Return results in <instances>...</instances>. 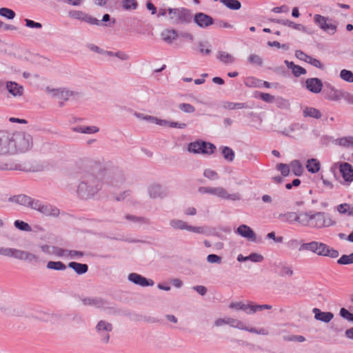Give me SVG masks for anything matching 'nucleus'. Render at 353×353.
<instances>
[{
    "label": "nucleus",
    "mask_w": 353,
    "mask_h": 353,
    "mask_svg": "<svg viewBox=\"0 0 353 353\" xmlns=\"http://www.w3.org/2000/svg\"><path fill=\"white\" fill-rule=\"evenodd\" d=\"M33 146L31 135L16 132L10 134L0 131V156H14L27 152Z\"/></svg>",
    "instance_id": "1"
},
{
    "label": "nucleus",
    "mask_w": 353,
    "mask_h": 353,
    "mask_svg": "<svg viewBox=\"0 0 353 353\" xmlns=\"http://www.w3.org/2000/svg\"><path fill=\"white\" fill-rule=\"evenodd\" d=\"M334 222L323 212H301L299 225L312 228H323L333 225Z\"/></svg>",
    "instance_id": "2"
},
{
    "label": "nucleus",
    "mask_w": 353,
    "mask_h": 353,
    "mask_svg": "<svg viewBox=\"0 0 353 353\" xmlns=\"http://www.w3.org/2000/svg\"><path fill=\"white\" fill-rule=\"evenodd\" d=\"M198 191L201 194H211L227 201H237L241 199V196L239 192L229 193L227 189L222 186L200 187Z\"/></svg>",
    "instance_id": "3"
},
{
    "label": "nucleus",
    "mask_w": 353,
    "mask_h": 353,
    "mask_svg": "<svg viewBox=\"0 0 353 353\" xmlns=\"http://www.w3.org/2000/svg\"><path fill=\"white\" fill-rule=\"evenodd\" d=\"M336 169H339L343 179L341 183L345 186L350 185L353 182L352 165L347 162H336L332 165L331 171L334 172Z\"/></svg>",
    "instance_id": "4"
},
{
    "label": "nucleus",
    "mask_w": 353,
    "mask_h": 353,
    "mask_svg": "<svg viewBox=\"0 0 353 353\" xmlns=\"http://www.w3.org/2000/svg\"><path fill=\"white\" fill-rule=\"evenodd\" d=\"M0 255L23 261H37L35 254L10 248H0Z\"/></svg>",
    "instance_id": "5"
},
{
    "label": "nucleus",
    "mask_w": 353,
    "mask_h": 353,
    "mask_svg": "<svg viewBox=\"0 0 353 353\" xmlns=\"http://www.w3.org/2000/svg\"><path fill=\"white\" fill-rule=\"evenodd\" d=\"M230 308L235 310H242L248 314H252L263 310H270L272 305L268 304L256 305L252 303H244L243 302H232L229 305Z\"/></svg>",
    "instance_id": "6"
},
{
    "label": "nucleus",
    "mask_w": 353,
    "mask_h": 353,
    "mask_svg": "<svg viewBox=\"0 0 353 353\" xmlns=\"http://www.w3.org/2000/svg\"><path fill=\"white\" fill-rule=\"evenodd\" d=\"M332 19L321 14H315L314 21L315 23L324 32L330 35H334L337 31V24L331 23Z\"/></svg>",
    "instance_id": "7"
},
{
    "label": "nucleus",
    "mask_w": 353,
    "mask_h": 353,
    "mask_svg": "<svg viewBox=\"0 0 353 353\" xmlns=\"http://www.w3.org/2000/svg\"><path fill=\"white\" fill-rule=\"evenodd\" d=\"M226 318V325H229L232 327L237 328L242 330H245L250 333H254L260 335H268V331L265 328H261L256 330L255 327H248L243 325V323L238 319L230 317Z\"/></svg>",
    "instance_id": "8"
},
{
    "label": "nucleus",
    "mask_w": 353,
    "mask_h": 353,
    "mask_svg": "<svg viewBox=\"0 0 353 353\" xmlns=\"http://www.w3.org/2000/svg\"><path fill=\"white\" fill-rule=\"evenodd\" d=\"M169 224L174 230H187L196 234H203L205 232L203 227L190 225L185 221L181 219H172Z\"/></svg>",
    "instance_id": "9"
},
{
    "label": "nucleus",
    "mask_w": 353,
    "mask_h": 353,
    "mask_svg": "<svg viewBox=\"0 0 353 353\" xmlns=\"http://www.w3.org/2000/svg\"><path fill=\"white\" fill-rule=\"evenodd\" d=\"M316 250L315 254L318 256H328L332 259H336L339 256V252L328 246L322 242H317Z\"/></svg>",
    "instance_id": "10"
},
{
    "label": "nucleus",
    "mask_w": 353,
    "mask_h": 353,
    "mask_svg": "<svg viewBox=\"0 0 353 353\" xmlns=\"http://www.w3.org/2000/svg\"><path fill=\"white\" fill-rule=\"evenodd\" d=\"M168 11L169 18L176 23L185 21L189 17V12L185 9L169 8Z\"/></svg>",
    "instance_id": "11"
},
{
    "label": "nucleus",
    "mask_w": 353,
    "mask_h": 353,
    "mask_svg": "<svg viewBox=\"0 0 353 353\" xmlns=\"http://www.w3.org/2000/svg\"><path fill=\"white\" fill-rule=\"evenodd\" d=\"M128 279L132 283L141 287L153 286L154 283L152 279H148L137 273H130L128 276Z\"/></svg>",
    "instance_id": "12"
},
{
    "label": "nucleus",
    "mask_w": 353,
    "mask_h": 353,
    "mask_svg": "<svg viewBox=\"0 0 353 353\" xmlns=\"http://www.w3.org/2000/svg\"><path fill=\"white\" fill-rule=\"evenodd\" d=\"M305 87L311 92L320 93L323 88V83L319 78H309L305 81Z\"/></svg>",
    "instance_id": "13"
},
{
    "label": "nucleus",
    "mask_w": 353,
    "mask_h": 353,
    "mask_svg": "<svg viewBox=\"0 0 353 353\" xmlns=\"http://www.w3.org/2000/svg\"><path fill=\"white\" fill-rule=\"evenodd\" d=\"M97 330L101 341L108 343L109 341V324L107 322L101 321L97 325Z\"/></svg>",
    "instance_id": "14"
},
{
    "label": "nucleus",
    "mask_w": 353,
    "mask_h": 353,
    "mask_svg": "<svg viewBox=\"0 0 353 353\" xmlns=\"http://www.w3.org/2000/svg\"><path fill=\"white\" fill-rule=\"evenodd\" d=\"M148 192L152 199H161L165 197L167 194L162 187L157 183L151 184L148 188Z\"/></svg>",
    "instance_id": "15"
},
{
    "label": "nucleus",
    "mask_w": 353,
    "mask_h": 353,
    "mask_svg": "<svg viewBox=\"0 0 353 353\" xmlns=\"http://www.w3.org/2000/svg\"><path fill=\"white\" fill-rule=\"evenodd\" d=\"M236 233L240 236L251 241H256V236L254 232L247 225H241L236 230Z\"/></svg>",
    "instance_id": "16"
},
{
    "label": "nucleus",
    "mask_w": 353,
    "mask_h": 353,
    "mask_svg": "<svg viewBox=\"0 0 353 353\" xmlns=\"http://www.w3.org/2000/svg\"><path fill=\"white\" fill-rule=\"evenodd\" d=\"M194 21L201 28H205L213 23L211 17L201 12L194 16Z\"/></svg>",
    "instance_id": "17"
},
{
    "label": "nucleus",
    "mask_w": 353,
    "mask_h": 353,
    "mask_svg": "<svg viewBox=\"0 0 353 353\" xmlns=\"http://www.w3.org/2000/svg\"><path fill=\"white\" fill-rule=\"evenodd\" d=\"M6 89L14 97H20L23 94V86L14 81H8L6 83Z\"/></svg>",
    "instance_id": "18"
},
{
    "label": "nucleus",
    "mask_w": 353,
    "mask_h": 353,
    "mask_svg": "<svg viewBox=\"0 0 353 353\" xmlns=\"http://www.w3.org/2000/svg\"><path fill=\"white\" fill-rule=\"evenodd\" d=\"M276 218L283 222L293 223L297 222L299 224L300 212L299 214L294 212H288L285 213H280Z\"/></svg>",
    "instance_id": "19"
},
{
    "label": "nucleus",
    "mask_w": 353,
    "mask_h": 353,
    "mask_svg": "<svg viewBox=\"0 0 353 353\" xmlns=\"http://www.w3.org/2000/svg\"><path fill=\"white\" fill-rule=\"evenodd\" d=\"M312 312L316 320L323 323H329L334 318V314L330 312H322L319 308H314Z\"/></svg>",
    "instance_id": "20"
},
{
    "label": "nucleus",
    "mask_w": 353,
    "mask_h": 353,
    "mask_svg": "<svg viewBox=\"0 0 353 353\" xmlns=\"http://www.w3.org/2000/svg\"><path fill=\"white\" fill-rule=\"evenodd\" d=\"M345 97V92L336 89L332 85L327 86L326 98L330 101H339Z\"/></svg>",
    "instance_id": "21"
},
{
    "label": "nucleus",
    "mask_w": 353,
    "mask_h": 353,
    "mask_svg": "<svg viewBox=\"0 0 353 353\" xmlns=\"http://www.w3.org/2000/svg\"><path fill=\"white\" fill-rule=\"evenodd\" d=\"M125 181V176L123 172L119 168H114L112 170V183L114 186L122 184Z\"/></svg>",
    "instance_id": "22"
},
{
    "label": "nucleus",
    "mask_w": 353,
    "mask_h": 353,
    "mask_svg": "<svg viewBox=\"0 0 353 353\" xmlns=\"http://www.w3.org/2000/svg\"><path fill=\"white\" fill-rule=\"evenodd\" d=\"M303 116L304 117L319 119L321 118L322 114L319 110L315 108L305 106L303 108Z\"/></svg>",
    "instance_id": "23"
},
{
    "label": "nucleus",
    "mask_w": 353,
    "mask_h": 353,
    "mask_svg": "<svg viewBox=\"0 0 353 353\" xmlns=\"http://www.w3.org/2000/svg\"><path fill=\"white\" fill-rule=\"evenodd\" d=\"M216 58L224 64H232L235 61L234 57L226 51L217 52Z\"/></svg>",
    "instance_id": "24"
},
{
    "label": "nucleus",
    "mask_w": 353,
    "mask_h": 353,
    "mask_svg": "<svg viewBox=\"0 0 353 353\" xmlns=\"http://www.w3.org/2000/svg\"><path fill=\"white\" fill-rule=\"evenodd\" d=\"M284 63L289 69L292 70V74L295 77H299L302 74H305L307 72L305 68L300 65H295L292 61L285 60Z\"/></svg>",
    "instance_id": "25"
},
{
    "label": "nucleus",
    "mask_w": 353,
    "mask_h": 353,
    "mask_svg": "<svg viewBox=\"0 0 353 353\" xmlns=\"http://www.w3.org/2000/svg\"><path fill=\"white\" fill-rule=\"evenodd\" d=\"M272 21L275 23L288 26L295 30H301L303 32L306 31V28L305 26H302L301 24L295 23L294 22L288 19H274Z\"/></svg>",
    "instance_id": "26"
},
{
    "label": "nucleus",
    "mask_w": 353,
    "mask_h": 353,
    "mask_svg": "<svg viewBox=\"0 0 353 353\" xmlns=\"http://www.w3.org/2000/svg\"><path fill=\"white\" fill-rule=\"evenodd\" d=\"M306 168L309 172L317 173L321 168V163L316 159H310L307 161Z\"/></svg>",
    "instance_id": "27"
},
{
    "label": "nucleus",
    "mask_w": 353,
    "mask_h": 353,
    "mask_svg": "<svg viewBox=\"0 0 353 353\" xmlns=\"http://www.w3.org/2000/svg\"><path fill=\"white\" fill-rule=\"evenodd\" d=\"M178 37V34L174 30H165L161 33V37L163 41L171 43Z\"/></svg>",
    "instance_id": "28"
},
{
    "label": "nucleus",
    "mask_w": 353,
    "mask_h": 353,
    "mask_svg": "<svg viewBox=\"0 0 353 353\" xmlns=\"http://www.w3.org/2000/svg\"><path fill=\"white\" fill-rule=\"evenodd\" d=\"M69 268H72L78 274H82L88 271V265L86 264L79 263L77 262H70L68 264Z\"/></svg>",
    "instance_id": "29"
},
{
    "label": "nucleus",
    "mask_w": 353,
    "mask_h": 353,
    "mask_svg": "<svg viewBox=\"0 0 353 353\" xmlns=\"http://www.w3.org/2000/svg\"><path fill=\"white\" fill-rule=\"evenodd\" d=\"M83 302L86 305H94L97 307H101L107 303V301H105L103 299L99 297L87 298L83 300Z\"/></svg>",
    "instance_id": "30"
},
{
    "label": "nucleus",
    "mask_w": 353,
    "mask_h": 353,
    "mask_svg": "<svg viewBox=\"0 0 353 353\" xmlns=\"http://www.w3.org/2000/svg\"><path fill=\"white\" fill-rule=\"evenodd\" d=\"M121 5L123 10L128 11L135 10L138 8L137 0H121Z\"/></svg>",
    "instance_id": "31"
},
{
    "label": "nucleus",
    "mask_w": 353,
    "mask_h": 353,
    "mask_svg": "<svg viewBox=\"0 0 353 353\" xmlns=\"http://www.w3.org/2000/svg\"><path fill=\"white\" fill-rule=\"evenodd\" d=\"M318 241H311L309 243H303L300 245L299 248V252H303V251H309L314 254H315V252L316 250V245Z\"/></svg>",
    "instance_id": "32"
},
{
    "label": "nucleus",
    "mask_w": 353,
    "mask_h": 353,
    "mask_svg": "<svg viewBox=\"0 0 353 353\" xmlns=\"http://www.w3.org/2000/svg\"><path fill=\"white\" fill-rule=\"evenodd\" d=\"M336 144L344 147L350 148L353 147V137H343L335 140Z\"/></svg>",
    "instance_id": "33"
},
{
    "label": "nucleus",
    "mask_w": 353,
    "mask_h": 353,
    "mask_svg": "<svg viewBox=\"0 0 353 353\" xmlns=\"http://www.w3.org/2000/svg\"><path fill=\"white\" fill-rule=\"evenodd\" d=\"M31 207L46 215H50L51 214L49 207L43 205L39 201H32L31 203Z\"/></svg>",
    "instance_id": "34"
},
{
    "label": "nucleus",
    "mask_w": 353,
    "mask_h": 353,
    "mask_svg": "<svg viewBox=\"0 0 353 353\" xmlns=\"http://www.w3.org/2000/svg\"><path fill=\"white\" fill-rule=\"evenodd\" d=\"M290 167L296 176H300L303 171V167L298 160H294L290 163Z\"/></svg>",
    "instance_id": "35"
},
{
    "label": "nucleus",
    "mask_w": 353,
    "mask_h": 353,
    "mask_svg": "<svg viewBox=\"0 0 353 353\" xmlns=\"http://www.w3.org/2000/svg\"><path fill=\"white\" fill-rule=\"evenodd\" d=\"M78 192L81 196L92 195L94 193L92 188L85 183H81L78 186Z\"/></svg>",
    "instance_id": "36"
},
{
    "label": "nucleus",
    "mask_w": 353,
    "mask_h": 353,
    "mask_svg": "<svg viewBox=\"0 0 353 353\" xmlns=\"http://www.w3.org/2000/svg\"><path fill=\"white\" fill-rule=\"evenodd\" d=\"M220 1L230 10H237L241 7V3L239 0H220Z\"/></svg>",
    "instance_id": "37"
},
{
    "label": "nucleus",
    "mask_w": 353,
    "mask_h": 353,
    "mask_svg": "<svg viewBox=\"0 0 353 353\" xmlns=\"http://www.w3.org/2000/svg\"><path fill=\"white\" fill-rule=\"evenodd\" d=\"M117 59L126 61L129 59V56L123 51L112 52V63H117Z\"/></svg>",
    "instance_id": "38"
},
{
    "label": "nucleus",
    "mask_w": 353,
    "mask_h": 353,
    "mask_svg": "<svg viewBox=\"0 0 353 353\" xmlns=\"http://www.w3.org/2000/svg\"><path fill=\"white\" fill-rule=\"evenodd\" d=\"M223 107L228 110H235L245 108H247V105L244 103H233L227 101L223 103Z\"/></svg>",
    "instance_id": "39"
},
{
    "label": "nucleus",
    "mask_w": 353,
    "mask_h": 353,
    "mask_svg": "<svg viewBox=\"0 0 353 353\" xmlns=\"http://www.w3.org/2000/svg\"><path fill=\"white\" fill-rule=\"evenodd\" d=\"M202 147H203L202 142L196 141L190 143L188 145V150L190 152L192 153H202Z\"/></svg>",
    "instance_id": "40"
},
{
    "label": "nucleus",
    "mask_w": 353,
    "mask_h": 353,
    "mask_svg": "<svg viewBox=\"0 0 353 353\" xmlns=\"http://www.w3.org/2000/svg\"><path fill=\"white\" fill-rule=\"evenodd\" d=\"M340 78L349 83H353V72L350 70L343 69L340 72Z\"/></svg>",
    "instance_id": "41"
},
{
    "label": "nucleus",
    "mask_w": 353,
    "mask_h": 353,
    "mask_svg": "<svg viewBox=\"0 0 353 353\" xmlns=\"http://www.w3.org/2000/svg\"><path fill=\"white\" fill-rule=\"evenodd\" d=\"M338 211L341 214H347L350 216H353V206L347 203H343L338 206Z\"/></svg>",
    "instance_id": "42"
},
{
    "label": "nucleus",
    "mask_w": 353,
    "mask_h": 353,
    "mask_svg": "<svg viewBox=\"0 0 353 353\" xmlns=\"http://www.w3.org/2000/svg\"><path fill=\"white\" fill-rule=\"evenodd\" d=\"M294 274V271L292 268L289 265H286L284 264H281L280 266V273L279 274L281 276H292Z\"/></svg>",
    "instance_id": "43"
},
{
    "label": "nucleus",
    "mask_w": 353,
    "mask_h": 353,
    "mask_svg": "<svg viewBox=\"0 0 353 353\" xmlns=\"http://www.w3.org/2000/svg\"><path fill=\"white\" fill-rule=\"evenodd\" d=\"M47 268L50 270H64L66 266L61 261H49Z\"/></svg>",
    "instance_id": "44"
},
{
    "label": "nucleus",
    "mask_w": 353,
    "mask_h": 353,
    "mask_svg": "<svg viewBox=\"0 0 353 353\" xmlns=\"http://www.w3.org/2000/svg\"><path fill=\"white\" fill-rule=\"evenodd\" d=\"M222 154L224 158L228 161H232L234 159V152L229 147L225 146L222 148Z\"/></svg>",
    "instance_id": "45"
},
{
    "label": "nucleus",
    "mask_w": 353,
    "mask_h": 353,
    "mask_svg": "<svg viewBox=\"0 0 353 353\" xmlns=\"http://www.w3.org/2000/svg\"><path fill=\"white\" fill-rule=\"evenodd\" d=\"M337 263L341 265H349L353 263V253L348 255H342L338 259Z\"/></svg>",
    "instance_id": "46"
},
{
    "label": "nucleus",
    "mask_w": 353,
    "mask_h": 353,
    "mask_svg": "<svg viewBox=\"0 0 353 353\" xmlns=\"http://www.w3.org/2000/svg\"><path fill=\"white\" fill-rule=\"evenodd\" d=\"M144 119L146 121H148L152 123H155L158 125H163V126H168L169 125V121L162 119H159L154 117L146 115V117H144Z\"/></svg>",
    "instance_id": "47"
},
{
    "label": "nucleus",
    "mask_w": 353,
    "mask_h": 353,
    "mask_svg": "<svg viewBox=\"0 0 353 353\" xmlns=\"http://www.w3.org/2000/svg\"><path fill=\"white\" fill-rule=\"evenodd\" d=\"M0 15L8 19H12L15 17V13L11 9L7 8H0Z\"/></svg>",
    "instance_id": "48"
},
{
    "label": "nucleus",
    "mask_w": 353,
    "mask_h": 353,
    "mask_svg": "<svg viewBox=\"0 0 353 353\" xmlns=\"http://www.w3.org/2000/svg\"><path fill=\"white\" fill-rule=\"evenodd\" d=\"M299 127L300 125L297 123H292L283 130V133L287 136H291Z\"/></svg>",
    "instance_id": "49"
},
{
    "label": "nucleus",
    "mask_w": 353,
    "mask_h": 353,
    "mask_svg": "<svg viewBox=\"0 0 353 353\" xmlns=\"http://www.w3.org/2000/svg\"><path fill=\"white\" fill-rule=\"evenodd\" d=\"M278 108L285 110H288L290 108V103L288 99L279 97L276 101Z\"/></svg>",
    "instance_id": "50"
},
{
    "label": "nucleus",
    "mask_w": 353,
    "mask_h": 353,
    "mask_svg": "<svg viewBox=\"0 0 353 353\" xmlns=\"http://www.w3.org/2000/svg\"><path fill=\"white\" fill-rule=\"evenodd\" d=\"M14 226L20 230L26 232L31 231V227L29 225V224L23 221L17 220L14 221Z\"/></svg>",
    "instance_id": "51"
},
{
    "label": "nucleus",
    "mask_w": 353,
    "mask_h": 353,
    "mask_svg": "<svg viewBox=\"0 0 353 353\" xmlns=\"http://www.w3.org/2000/svg\"><path fill=\"white\" fill-rule=\"evenodd\" d=\"M276 169L281 172L283 176H287L290 174V165L285 163H278L276 166Z\"/></svg>",
    "instance_id": "52"
},
{
    "label": "nucleus",
    "mask_w": 353,
    "mask_h": 353,
    "mask_svg": "<svg viewBox=\"0 0 353 353\" xmlns=\"http://www.w3.org/2000/svg\"><path fill=\"white\" fill-rule=\"evenodd\" d=\"M248 61L250 63L256 65H261L263 64V59L255 54H252L248 57Z\"/></svg>",
    "instance_id": "53"
},
{
    "label": "nucleus",
    "mask_w": 353,
    "mask_h": 353,
    "mask_svg": "<svg viewBox=\"0 0 353 353\" xmlns=\"http://www.w3.org/2000/svg\"><path fill=\"white\" fill-rule=\"evenodd\" d=\"M203 147H202V153L203 154H212L214 152V150L215 149V146L210 143L202 142Z\"/></svg>",
    "instance_id": "54"
},
{
    "label": "nucleus",
    "mask_w": 353,
    "mask_h": 353,
    "mask_svg": "<svg viewBox=\"0 0 353 353\" xmlns=\"http://www.w3.org/2000/svg\"><path fill=\"white\" fill-rule=\"evenodd\" d=\"M50 91L53 92L54 96L60 97V98H66L70 95V92L68 90H64L61 88L54 89V90H51Z\"/></svg>",
    "instance_id": "55"
},
{
    "label": "nucleus",
    "mask_w": 353,
    "mask_h": 353,
    "mask_svg": "<svg viewBox=\"0 0 353 353\" xmlns=\"http://www.w3.org/2000/svg\"><path fill=\"white\" fill-rule=\"evenodd\" d=\"M206 260L209 263H212V264H213V263L221 264V261H222L221 256H219L216 254H210L208 255Z\"/></svg>",
    "instance_id": "56"
},
{
    "label": "nucleus",
    "mask_w": 353,
    "mask_h": 353,
    "mask_svg": "<svg viewBox=\"0 0 353 353\" xmlns=\"http://www.w3.org/2000/svg\"><path fill=\"white\" fill-rule=\"evenodd\" d=\"M203 176L210 180H217L219 179L218 174L210 169H206L203 172Z\"/></svg>",
    "instance_id": "57"
},
{
    "label": "nucleus",
    "mask_w": 353,
    "mask_h": 353,
    "mask_svg": "<svg viewBox=\"0 0 353 353\" xmlns=\"http://www.w3.org/2000/svg\"><path fill=\"white\" fill-rule=\"evenodd\" d=\"M179 109L185 113H192L195 111V108L193 105L189 103H181L179 105Z\"/></svg>",
    "instance_id": "58"
},
{
    "label": "nucleus",
    "mask_w": 353,
    "mask_h": 353,
    "mask_svg": "<svg viewBox=\"0 0 353 353\" xmlns=\"http://www.w3.org/2000/svg\"><path fill=\"white\" fill-rule=\"evenodd\" d=\"M247 261H251L254 263H259L263 260V256L258 253H252L246 256Z\"/></svg>",
    "instance_id": "59"
},
{
    "label": "nucleus",
    "mask_w": 353,
    "mask_h": 353,
    "mask_svg": "<svg viewBox=\"0 0 353 353\" xmlns=\"http://www.w3.org/2000/svg\"><path fill=\"white\" fill-rule=\"evenodd\" d=\"M83 21L90 25H99V20L85 13Z\"/></svg>",
    "instance_id": "60"
},
{
    "label": "nucleus",
    "mask_w": 353,
    "mask_h": 353,
    "mask_svg": "<svg viewBox=\"0 0 353 353\" xmlns=\"http://www.w3.org/2000/svg\"><path fill=\"white\" fill-rule=\"evenodd\" d=\"M85 14V12L79 10H74L70 12L69 14L70 17H71L72 18L79 19L81 21L83 20Z\"/></svg>",
    "instance_id": "61"
},
{
    "label": "nucleus",
    "mask_w": 353,
    "mask_h": 353,
    "mask_svg": "<svg viewBox=\"0 0 353 353\" xmlns=\"http://www.w3.org/2000/svg\"><path fill=\"white\" fill-rule=\"evenodd\" d=\"M52 254H55L61 257H66L68 256V251L63 250L61 248L52 247Z\"/></svg>",
    "instance_id": "62"
},
{
    "label": "nucleus",
    "mask_w": 353,
    "mask_h": 353,
    "mask_svg": "<svg viewBox=\"0 0 353 353\" xmlns=\"http://www.w3.org/2000/svg\"><path fill=\"white\" fill-rule=\"evenodd\" d=\"M89 48L90 50L97 52L100 54L103 55H109V52L108 50H104L101 48H100L99 46H97L95 45L91 44L89 46Z\"/></svg>",
    "instance_id": "63"
},
{
    "label": "nucleus",
    "mask_w": 353,
    "mask_h": 353,
    "mask_svg": "<svg viewBox=\"0 0 353 353\" xmlns=\"http://www.w3.org/2000/svg\"><path fill=\"white\" fill-rule=\"evenodd\" d=\"M266 237L270 239H272L276 243H281L283 241L284 239L283 236H276L274 232H269Z\"/></svg>",
    "instance_id": "64"
}]
</instances>
